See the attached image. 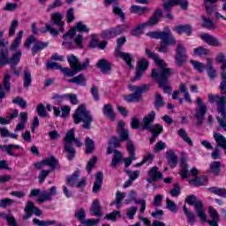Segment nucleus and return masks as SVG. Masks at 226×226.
<instances>
[{
	"instance_id": "f257e3e1",
	"label": "nucleus",
	"mask_w": 226,
	"mask_h": 226,
	"mask_svg": "<svg viewBox=\"0 0 226 226\" xmlns=\"http://www.w3.org/2000/svg\"><path fill=\"white\" fill-rule=\"evenodd\" d=\"M145 54L147 56L148 59H153L156 66L159 67L157 69H152V79L157 82L160 88L163 87V93H165V94L170 93L172 87L167 86V84H169V78L174 75V69L167 67L165 60L160 59L158 54L152 52L151 49H146Z\"/></svg>"
},
{
	"instance_id": "f03ea898",
	"label": "nucleus",
	"mask_w": 226,
	"mask_h": 226,
	"mask_svg": "<svg viewBox=\"0 0 226 226\" xmlns=\"http://www.w3.org/2000/svg\"><path fill=\"white\" fill-rule=\"evenodd\" d=\"M147 36L154 40H161L160 47L158 48V52L162 54H167L169 52V47L176 45V38L170 33V30L168 31H153L147 34Z\"/></svg>"
},
{
	"instance_id": "7ed1b4c3",
	"label": "nucleus",
	"mask_w": 226,
	"mask_h": 226,
	"mask_svg": "<svg viewBox=\"0 0 226 226\" xmlns=\"http://www.w3.org/2000/svg\"><path fill=\"white\" fill-rule=\"evenodd\" d=\"M67 62L69 63L71 69L63 67L56 62H48L46 67L48 70H60V72H63L64 77H75V70L79 64V58L75 55H71L67 56Z\"/></svg>"
},
{
	"instance_id": "20e7f679",
	"label": "nucleus",
	"mask_w": 226,
	"mask_h": 226,
	"mask_svg": "<svg viewBox=\"0 0 226 226\" xmlns=\"http://www.w3.org/2000/svg\"><path fill=\"white\" fill-rule=\"evenodd\" d=\"M72 119L74 124H80V123H83L82 128H84V130H91L93 115H91V112L86 109V105L81 104L76 109L72 115Z\"/></svg>"
},
{
	"instance_id": "39448f33",
	"label": "nucleus",
	"mask_w": 226,
	"mask_h": 226,
	"mask_svg": "<svg viewBox=\"0 0 226 226\" xmlns=\"http://www.w3.org/2000/svg\"><path fill=\"white\" fill-rule=\"evenodd\" d=\"M154 119H156V112L154 110L150 111L147 116L143 117V126L142 130H147L152 135H156V137H160L162 133H163V125L160 124H155Z\"/></svg>"
},
{
	"instance_id": "423d86ee",
	"label": "nucleus",
	"mask_w": 226,
	"mask_h": 226,
	"mask_svg": "<svg viewBox=\"0 0 226 226\" xmlns=\"http://www.w3.org/2000/svg\"><path fill=\"white\" fill-rule=\"evenodd\" d=\"M190 63L198 73H204V70H207V77L210 80H215V79H216V70H215V67L213 66V60H211V58H207V64L196 60H190Z\"/></svg>"
},
{
	"instance_id": "0eeeda50",
	"label": "nucleus",
	"mask_w": 226,
	"mask_h": 226,
	"mask_svg": "<svg viewBox=\"0 0 226 226\" xmlns=\"http://www.w3.org/2000/svg\"><path fill=\"white\" fill-rule=\"evenodd\" d=\"M34 43L33 47H32V56H36V54H38V52H41V50H45V49H47V47H49V41H36V37L32 34L29 35L25 43H24V47L25 49H31V44Z\"/></svg>"
},
{
	"instance_id": "6e6552de",
	"label": "nucleus",
	"mask_w": 226,
	"mask_h": 226,
	"mask_svg": "<svg viewBox=\"0 0 226 226\" xmlns=\"http://www.w3.org/2000/svg\"><path fill=\"white\" fill-rule=\"evenodd\" d=\"M220 91L222 96L208 94V102L209 103H217V112L221 114L222 117L226 119V94H223L222 89Z\"/></svg>"
},
{
	"instance_id": "1a4fd4ad",
	"label": "nucleus",
	"mask_w": 226,
	"mask_h": 226,
	"mask_svg": "<svg viewBox=\"0 0 226 226\" xmlns=\"http://www.w3.org/2000/svg\"><path fill=\"white\" fill-rule=\"evenodd\" d=\"M172 100H178L179 105H183L185 101L187 102V103H193L190 93H188V87H186L185 83H180L179 90L173 92Z\"/></svg>"
},
{
	"instance_id": "9d476101",
	"label": "nucleus",
	"mask_w": 226,
	"mask_h": 226,
	"mask_svg": "<svg viewBox=\"0 0 226 226\" xmlns=\"http://www.w3.org/2000/svg\"><path fill=\"white\" fill-rule=\"evenodd\" d=\"M175 64L181 68L186 64V61H188V50L185 44L178 43L177 48L175 49Z\"/></svg>"
},
{
	"instance_id": "9b49d317",
	"label": "nucleus",
	"mask_w": 226,
	"mask_h": 226,
	"mask_svg": "<svg viewBox=\"0 0 226 226\" xmlns=\"http://www.w3.org/2000/svg\"><path fill=\"white\" fill-rule=\"evenodd\" d=\"M186 204L194 206L196 214L200 220L206 221V212H204V204L197 199V196L191 194L185 198Z\"/></svg>"
},
{
	"instance_id": "f8f14e48",
	"label": "nucleus",
	"mask_w": 226,
	"mask_h": 226,
	"mask_svg": "<svg viewBox=\"0 0 226 226\" xmlns=\"http://www.w3.org/2000/svg\"><path fill=\"white\" fill-rule=\"evenodd\" d=\"M215 62L222 64V81L219 86V89H221L222 94H226V56L224 55V53H218L217 56L215 57Z\"/></svg>"
},
{
	"instance_id": "ddd939ff",
	"label": "nucleus",
	"mask_w": 226,
	"mask_h": 226,
	"mask_svg": "<svg viewBox=\"0 0 226 226\" xmlns=\"http://www.w3.org/2000/svg\"><path fill=\"white\" fill-rule=\"evenodd\" d=\"M149 85H142L139 88H137L132 94H129L124 97V102L127 103H139L142 100L143 93H147L149 90Z\"/></svg>"
},
{
	"instance_id": "4468645a",
	"label": "nucleus",
	"mask_w": 226,
	"mask_h": 226,
	"mask_svg": "<svg viewBox=\"0 0 226 226\" xmlns=\"http://www.w3.org/2000/svg\"><path fill=\"white\" fill-rule=\"evenodd\" d=\"M9 55L10 52L8 49H1V66H6V64H10L11 63H12V64H16L22 57V51H17L11 58L8 57Z\"/></svg>"
},
{
	"instance_id": "2eb2a0df",
	"label": "nucleus",
	"mask_w": 226,
	"mask_h": 226,
	"mask_svg": "<svg viewBox=\"0 0 226 226\" xmlns=\"http://www.w3.org/2000/svg\"><path fill=\"white\" fill-rule=\"evenodd\" d=\"M74 216L77 220L80 222L82 225H87V226H94L98 225L100 223V218L97 219H87L86 220V209L84 207H80L79 209L76 210Z\"/></svg>"
},
{
	"instance_id": "dca6fc26",
	"label": "nucleus",
	"mask_w": 226,
	"mask_h": 226,
	"mask_svg": "<svg viewBox=\"0 0 226 226\" xmlns=\"http://www.w3.org/2000/svg\"><path fill=\"white\" fill-rule=\"evenodd\" d=\"M196 103L199 107V110L196 111L194 117L197 119V125L200 126L202 123H204V116L207 113V106L202 102L200 97L196 98Z\"/></svg>"
},
{
	"instance_id": "f3484780",
	"label": "nucleus",
	"mask_w": 226,
	"mask_h": 226,
	"mask_svg": "<svg viewBox=\"0 0 226 226\" xmlns=\"http://www.w3.org/2000/svg\"><path fill=\"white\" fill-rule=\"evenodd\" d=\"M162 17H163L162 9H157L148 21H147L146 23L138 24L135 29H145V27H153V26H156V24L160 22V19H162Z\"/></svg>"
},
{
	"instance_id": "a211bd4d",
	"label": "nucleus",
	"mask_w": 226,
	"mask_h": 226,
	"mask_svg": "<svg viewBox=\"0 0 226 226\" xmlns=\"http://www.w3.org/2000/svg\"><path fill=\"white\" fill-rule=\"evenodd\" d=\"M208 215L212 218V220H207V215L205 213V221L200 219L201 223H208L209 226H218V222H220V215L218 211L213 207H208Z\"/></svg>"
},
{
	"instance_id": "6ab92c4d",
	"label": "nucleus",
	"mask_w": 226,
	"mask_h": 226,
	"mask_svg": "<svg viewBox=\"0 0 226 226\" xmlns=\"http://www.w3.org/2000/svg\"><path fill=\"white\" fill-rule=\"evenodd\" d=\"M24 211L25 216H23V220H29L33 215H35V216H41V210L34 206L33 201H27Z\"/></svg>"
},
{
	"instance_id": "aec40b11",
	"label": "nucleus",
	"mask_w": 226,
	"mask_h": 226,
	"mask_svg": "<svg viewBox=\"0 0 226 226\" xmlns=\"http://www.w3.org/2000/svg\"><path fill=\"white\" fill-rule=\"evenodd\" d=\"M126 149L129 154V157L124 158L123 162L124 163L125 169H128L133 162V160H135V144H133V141H128L126 145Z\"/></svg>"
},
{
	"instance_id": "412c9836",
	"label": "nucleus",
	"mask_w": 226,
	"mask_h": 226,
	"mask_svg": "<svg viewBox=\"0 0 226 226\" xmlns=\"http://www.w3.org/2000/svg\"><path fill=\"white\" fill-rule=\"evenodd\" d=\"M147 176L148 177L147 178V181L149 183V185L163 179V174L158 170V166L152 167L147 172Z\"/></svg>"
},
{
	"instance_id": "4be33fe9",
	"label": "nucleus",
	"mask_w": 226,
	"mask_h": 226,
	"mask_svg": "<svg viewBox=\"0 0 226 226\" xmlns=\"http://www.w3.org/2000/svg\"><path fill=\"white\" fill-rule=\"evenodd\" d=\"M64 142H67V144H70L71 146L74 142L77 147H82L84 146V143L79 140V138L75 137V129H71L65 133Z\"/></svg>"
},
{
	"instance_id": "5701e85b",
	"label": "nucleus",
	"mask_w": 226,
	"mask_h": 226,
	"mask_svg": "<svg viewBox=\"0 0 226 226\" xmlns=\"http://www.w3.org/2000/svg\"><path fill=\"white\" fill-rule=\"evenodd\" d=\"M177 4L181 6L182 10H188V0H169V2H165L162 6L165 11H169V10L172 9V6Z\"/></svg>"
},
{
	"instance_id": "b1692460",
	"label": "nucleus",
	"mask_w": 226,
	"mask_h": 226,
	"mask_svg": "<svg viewBox=\"0 0 226 226\" xmlns=\"http://www.w3.org/2000/svg\"><path fill=\"white\" fill-rule=\"evenodd\" d=\"M122 47L123 46H119V44H117L115 50L116 52H117V54H119V57L124 61L128 68H130V70H133V57H132V55L130 53L121 51Z\"/></svg>"
},
{
	"instance_id": "393cba45",
	"label": "nucleus",
	"mask_w": 226,
	"mask_h": 226,
	"mask_svg": "<svg viewBox=\"0 0 226 226\" xmlns=\"http://www.w3.org/2000/svg\"><path fill=\"white\" fill-rule=\"evenodd\" d=\"M165 158L170 169H176V167H177V163H179V157H177L174 150H168L166 152Z\"/></svg>"
},
{
	"instance_id": "a878e982",
	"label": "nucleus",
	"mask_w": 226,
	"mask_h": 226,
	"mask_svg": "<svg viewBox=\"0 0 226 226\" xmlns=\"http://www.w3.org/2000/svg\"><path fill=\"white\" fill-rule=\"evenodd\" d=\"M188 158L185 155L180 156V177L182 179H188Z\"/></svg>"
},
{
	"instance_id": "bb28decb",
	"label": "nucleus",
	"mask_w": 226,
	"mask_h": 226,
	"mask_svg": "<svg viewBox=\"0 0 226 226\" xmlns=\"http://www.w3.org/2000/svg\"><path fill=\"white\" fill-rule=\"evenodd\" d=\"M123 141L117 136H112L109 140V147L107 148L108 154H112L115 149L121 147Z\"/></svg>"
},
{
	"instance_id": "cd10ccee",
	"label": "nucleus",
	"mask_w": 226,
	"mask_h": 226,
	"mask_svg": "<svg viewBox=\"0 0 226 226\" xmlns=\"http://www.w3.org/2000/svg\"><path fill=\"white\" fill-rule=\"evenodd\" d=\"M102 185H103V172L99 171L95 174V181L92 188L93 193H98L102 190Z\"/></svg>"
},
{
	"instance_id": "c85d7f7f",
	"label": "nucleus",
	"mask_w": 226,
	"mask_h": 226,
	"mask_svg": "<svg viewBox=\"0 0 226 226\" xmlns=\"http://www.w3.org/2000/svg\"><path fill=\"white\" fill-rule=\"evenodd\" d=\"M96 66L101 70L102 73H109L112 71V64L107 61L105 58L99 59L96 63Z\"/></svg>"
},
{
	"instance_id": "c756f323",
	"label": "nucleus",
	"mask_w": 226,
	"mask_h": 226,
	"mask_svg": "<svg viewBox=\"0 0 226 226\" xmlns=\"http://www.w3.org/2000/svg\"><path fill=\"white\" fill-rule=\"evenodd\" d=\"M123 30L121 29H109V30H104L101 34V37L103 40H112V38H116V36H119V34H122Z\"/></svg>"
},
{
	"instance_id": "7c9ffc66",
	"label": "nucleus",
	"mask_w": 226,
	"mask_h": 226,
	"mask_svg": "<svg viewBox=\"0 0 226 226\" xmlns=\"http://www.w3.org/2000/svg\"><path fill=\"white\" fill-rule=\"evenodd\" d=\"M64 149L67 153L66 158L69 162H72L77 156V150L72 147V145L66 141H64Z\"/></svg>"
},
{
	"instance_id": "2f4dec72",
	"label": "nucleus",
	"mask_w": 226,
	"mask_h": 226,
	"mask_svg": "<svg viewBox=\"0 0 226 226\" xmlns=\"http://www.w3.org/2000/svg\"><path fill=\"white\" fill-rule=\"evenodd\" d=\"M137 199V192L131 191L129 193V201H135V204H139L141 206L139 209V213L143 214L146 211V200H136Z\"/></svg>"
},
{
	"instance_id": "473e14b6",
	"label": "nucleus",
	"mask_w": 226,
	"mask_h": 226,
	"mask_svg": "<svg viewBox=\"0 0 226 226\" xmlns=\"http://www.w3.org/2000/svg\"><path fill=\"white\" fill-rule=\"evenodd\" d=\"M206 183H207V176L206 175L196 176L194 178L189 181V185L196 188L199 186H204Z\"/></svg>"
},
{
	"instance_id": "72a5a7b5",
	"label": "nucleus",
	"mask_w": 226,
	"mask_h": 226,
	"mask_svg": "<svg viewBox=\"0 0 226 226\" xmlns=\"http://www.w3.org/2000/svg\"><path fill=\"white\" fill-rule=\"evenodd\" d=\"M200 38H201V40L204 41L205 43H207V45H210L212 47H218L220 45V41H218L217 39L213 37L212 35H209V34H201L200 35Z\"/></svg>"
},
{
	"instance_id": "f704fd0d",
	"label": "nucleus",
	"mask_w": 226,
	"mask_h": 226,
	"mask_svg": "<svg viewBox=\"0 0 226 226\" xmlns=\"http://www.w3.org/2000/svg\"><path fill=\"white\" fill-rule=\"evenodd\" d=\"M17 117H19V109H11V113L9 114L6 117H1V124H10L11 121H13V119H17Z\"/></svg>"
},
{
	"instance_id": "c9c22d12",
	"label": "nucleus",
	"mask_w": 226,
	"mask_h": 226,
	"mask_svg": "<svg viewBox=\"0 0 226 226\" xmlns=\"http://www.w3.org/2000/svg\"><path fill=\"white\" fill-rule=\"evenodd\" d=\"M214 139L219 147L224 149V154L226 155V138L220 132L214 134Z\"/></svg>"
},
{
	"instance_id": "e433bc0d",
	"label": "nucleus",
	"mask_w": 226,
	"mask_h": 226,
	"mask_svg": "<svg viewBox=\"0 0 226 226\" xmlns=\"http://www.w3.org/2000/svg\"><path fill=\"white\" fill-rule=\"evenodd\" d=\"M123 154L119 150L113 151V157L111 159L110 167H117L123 162Z\"/></svg>"
},
{
	"instance_id": "4c0bfd02",
	"label": "nucleus",
	"mask_w": 226,
	"mask_h": 226,
	"mask_svg": "<svg viewBox=\"0 0 226 226\" xmlns=\"http://www.w3.org/2000/svg\"><path fill=\"white\" fill-rule=\"evenodd\" d=\"M90 211L93 216H97V218L102 217V206L100 205V200H94L90 207Z\"/></svg>"
},
{
	"instance_id": "58836bf2",
	"label": "nucleus",
	"mask_w": 226,
	"mask_h": 226,
	"mask_svg": "<svg viewBox=\"0 0 226 226\" xmlns=\"http://www.w3.org/2000/svg\"><path fill=\"white\" fill-rule=\"evenodd\" d=\"M183 211L187 218V222L189 223V225H195V222H197L195 214H193V212L190 211V208H188L186 207V205H184Z\"/></svg>"
},
{
	"instance_id": "ea45409f",
	"label": "nucleus",
	"mask_w": 226,
	"mask_h": 226,
	"mask_svg": "<svg viewBox=\"0 0 226 226\" xmlns=\"http://www.w3.org/2000/svg\"><path fill=\"white\" fill-rule=\"evenodd\" d=\"M102 114L107 116L111 121H116V113L114 109H112V104H105L102 108Z\"/></svg>"
},
{
	"instance_id": "a19ab883",
	"label": "nucleus",
	"mask_w": 226,
	"mask_h": 226,
	"mask_svg": "<svg viewBox=\"0 0 226 226\" xmlns=\"http://www.w3.org/2000/svg\"><path fill=\"white\" fill-rule=\"evenodd\" d=\"M85 153L86 154H93L94 153L95 146H94V140H93L89 136H87L85 138Z\"/></svg>"
},
{
	"instance_id": "79ce46f5",
	"label": "nucleus",
	"mask_w": 226,
	"mask_h": 226,
	"mask_svg": "<svg viewBox=\"0 0 226 226\" xmlns=\"http://www.w3.org/2000/svg\"><path fill=\"white\" fill-rule=\"evenodd\" d=\"M33 84V77L31 76V72L25 70L23 72V87L25 89H29Z\"/></svg>"
},
{
	"instance_id": "37998d69",
	"label": "nucleus",
	"mask_w": 226,
	"mask_h": 226,
	"mask_svg": "<svg viewBox=\"0 0 226 226\" xmlns=\"http://www.w3.org/2000/svg\"><path fill=\"white\" fill-rule=\"evenodd\" d=\"M77 31L79 33H88L89 29H69L64 35L63 40H72L77 36Z\"/></svg>"
},
{
	"instance_id": "c03bdc74",
	"label": "nucleus",
	"mask_w": 226,
	"mask_h": 226,
	"mask_svg": "<svg viewBox=\"0 0 226 226\" xmlns=\"http://www.w3.org/2000/svg\"><path fill=\"white\" fill-rule=\"evenodd\" d=\"M69 84H77L78 86H87L86 76L83 73L68 79Z\"/></svg>"
},
{
	"instance_id": "a18cd8bd",
	"label": "nucleus",
	"mask_w": 226,
	"mask_h": 226,
	"mask_svg": "<svg viewBox=\"0 0 226 226\" xmlns=\"http://www.w3.org/2000/svg\"><path fill=\"white\" fill-rule=\"evenodd\" d=\"M80 177V171L79 170H75L71 176H68L66 177V185L68 186H71L73 188L75 186V184L77 183V180Z\"/></svg>"
},
{
	"instance_id": "49530a36",
	"label": "nucleus",
	"mask_w": 226,
	"mask_h": 226,
	"mask_svg": "<svg viewBox=\"0 0 226 226\" xmlns=\"http://www.w3.org/2000/svg\"><path fill=\"white\" fill-rule=\"evenodd\" d=\"M1 149H4L5 153H7L9 156H19V154L13 153V149H20V145H2Z\"/></svg>"
},
{
	"instance_id": "de8ad7c7",
	"label": "nucleus",
	"mask_w": 226,
	"mask_h": 226,
	"mask_svg": "<svg viewBox=\"0 0 226 226\" xmlns=\"http://www.w3.org/2000/svg\"><path fill=\"white\" fill-rule=\"evenodd\" d=\"M11 74H10V72H7L4 75V79H3V85L1 86V87H3V89H4L6 91V93H10V91H11Z\"/></svg>"
},
{
	"instance_id": "09e8293b",
	"label": "nucleus",
	"mask_w": 226,
	"mask_h": 226,
	"mask_svg": "<svg viewBox=\"0 0 226 226\" xmlns=\"http://www.w3.org/2000/svg\"><path fill=\"white\" fill-rule=\"evenodd\" d=\"M222 162L215 161L210 164V172L215 176H220V172H222Z\"/></svg>"
},
{
	"instance_id": "8fccbe9b",
	"label": "nucleus",
	"mask_w": 226,
	"mask_h": 226,
	"mask_svg": "<svg viewBox=\"0 0 226 226\" xmlns=\"http://www.w3.org/2000/svg\"><path fill=\"white\" fill-rule=\"evenodd\" d=\"M149 11H151L149 7H140L139 5L131 6V12L136 13L137 15H144L146 13H149Z\"/></svg>"
},
{
	"instance_id": "3c124183",
	"label": "nucleus",
	"mask_w": 226,
	"mask_h": 226,
	"mask_svg": "<svg viewBox=\"0 0 226 226\" xmlns=\"http://www.w3.org/2000/svg\"><path fill=\"white\" fill-rule=\"evenodd\" d=\"M44 165L50 167V169H56L59 165V160L54 155H50L49 158L43 159Z\"/></svg>"
},
{
	"instance_id": "603ef678",
	"label": "nucleus",
	"mask_w": 226,
	"mask_h": 226,
	"mask_svg": "<svg viewBox=\"0 0 226 226\" xmlns=\"http://www.w3.org/2000/svg\"><path fill=\"white\" fill-rule=\"evenodd\" d=\"M117 133L119 137L118 139L123 142H133L132 139H130V131H128V129H121V131H117Z\"/></svg>"
},
{
	"instance_id": "864d4df0",
	"label": "nucleus",
	"mask_w": 226,
	"mask_h": 226,
	"mask_svg": "<svg viewBox=\"0 0 226 226\" xmlns=\"http://www.w3.org/2000/svg\"><path fill=\"white\" fill-rule=\"evenodd\" d=\"M177 135L178 137H181L184 142H186L188 146H191V147L193 146V141H192V139L190 138V136H188V133H186V130L183 128L179 129V131L177 132Z\"/></svg>"
},
{
	"instance_id": "5fc2aeb1",
	"label": "nucleus",
	"mask_w": 226,
	"mask_h": 226,
	"mask_svg": "<svg viewBox=\"0 0 226 226\" xmlns=\"http://www.w3.org/2000/svg\"><path fill=\"white\" fill-rule=\"evenodd\" d=\"M32 222L34 225H36V226H50V225H56V223H57V221L56 220L41 221L38 218H34Z\"/></svg>"
},
{
	"instance_id": "6e6d98bb",
	"label": "nucleus",
	"mask_w": 226,
	"mask_h": 226,
	"mask_svg": "<svg viewBox=\"0 0 226 226\" xmlns=\"http://www.w3.org/2000/svg\"><path fill=\"white\" fill-rule=\"evenodd\" d=\"M163 105H165V102L163 101L162 94H155L154 102V107L155 110H160Z\"/></svg>"
},
{
	"instance_id": "4d7b16f0",
	"label": "nucleus",
	"mask_w": 226,
	"mask_h": 226,
	"mask_svg": "<svg viewBox=\"0 0 226 226\" xmlns=\"http://www.w3.org/2000/svg\"><path fill=\"white\" fill-rule=\"evenodd\" d=\"M208 192H210V193H214L215 195H218V197H223L226 199V189L213 186L208 188Z\"/></svg>"
},
{
	"instance_id": "13d9d810",
	"label": "nucleus",
	"mask_w": 226,
	"mask_h": 226,
	"mask_svg": "<svg viewBox=\"0 0 226 226\" xmlns=\"http://www.w3.org/2000/svg\"><path fill=\"white\" fill-rule=\"evenodd\" d=\"M22 36H24V31H19L17 37L13 41V42L11 44V50H17L19 49V46L20 45V41H22Z\"/></svg>"
},
{
	"instance_id": "bf43d9fd",
	"label": "nucleus",
	"mask_w": 226,
	"mask_h": 226,
	"mask_svg": "<svg viewBox=\"0 0 226 226\" xmlns=\"http://www.w3.org/2000/svg\"><path fill=\"white\" fill-rule=\"evenodd\" d=\"M117 217L121 218V211L114 210L109 214H106L104 220H109L110 222H117Z\"/></svg>"
},
{
	"instance_id": "052dcab7",
	"label": "nucleus",
	"mask_w": 226,
	"mask_h": 226,
	"mask_svg": "<svg viewBox=\"0 0 226 226\" xmlns=\"http://www.w3.org/2000/svg\"><path fill=\"white\" fill-rule=\"evenodd\" d=\"M1 218L6 220L9 226H19L17 223V219L8 214L1 213Z\"/></svg>"
},
{
	"instance_id": "680f3d73",
	"label": "nucleus",
	"mask_w": 226,
	"mask_h": 226,
	"mask_svg": "<svg viewBox=\"0 0 226 226\" xmlns=\"http://www.w3.org/2000/svg\"><path fill=\"white\" fill-rule=\"evenodd\" d=\"M193 52H194V56H198L199 57H204L205 56H209V49L202 46L195 48Z\"/></svg>"
},
{
	"instance_id": "e2e57ef3",
	"label": "nucleus",
	"mask_w": 226,
	"mask_h": 226,
	"mask_svg": "<svg viewBox=\"0 0 226 226\" xmlns=\"http://www.w3.org/2000/svg\"><path fill=\"white\" fill-rule=\"evenodd\" d=\"M91 60L89 58H86V60L82 64H78L74 71V75H77V73H79V72H82V70H86V68L89 66Z\"/></svg>"
},
{
	"instance_id": "0e129e2a",
	"label": "nucleus",
	"mask_w": 226,
	"mask_h": 226,
	"mask_svg": "<svg viewBox=\"0 0 226 226\" xmlns=\"http://www.w3.org/2000/svg\"><path fill=\"white\" fill-rule=\"evenodd\" d=\"M12 103L14 105H19L20 109H26L27 107V101L24 100V98L20 96H17L12 100Z\"/></svg>"
},
{
	"instance_id": "69168bd1",
	"label": "nucleus",
	"mask_w": 226,
	"mask_h": 226,
	"mask_svg": "<svg viewBox=\"0 0 226 226\" xmlns=\"http://www.w3.org/2000/svg\"><path fill=\"white\" fill-rule=\"evenodd\" d=\"M36 112L40 117H47L49 116V113L45 109V105H43L42 103H39L37 105Z\"/></svg>"
},
{
	"instance_id": "338daca9",
	"label": "nucleus",
	"mask_w": 226,
	"mask_h": 226,
	"mask_svg": "<svg viewBox=\"0 0 226 226\" xmlns=\"http://www.w3.org/2000/svg\"><path fill=\"white\" fill-rule=\"evenodd\" d=\"M83 32H79L78 35L74 38V43L79 49H84V35Z\"/></svg>"
},
{
	"instance_id": "774afa93",
	"label": "nucleus",
	"mask_w": 226,
	"mask_h": 226,
	"mask_svg": "<svg viewBox=\"0 0 226 226\" xmlns=\"http://www.w3.org/2000/svg\"><path fill=\"white\" fill-rule=\"evenodd\" d=\"M1 137L6 138L9 137L10 139H17L19 138V135L15 133L10 132V131L4 127L1 128Z\"/></svg>"
}]
</instances>
